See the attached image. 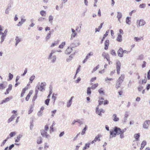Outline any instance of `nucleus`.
I'll list each match as a JSON object with an SVG mask.
<instances>
[{
	"label": "nucleus",
	"instance_id": "f257e3e1",
	"mask_svg": "<svg viewBox=\"0 0 150 150\" xmlns=\"http://www.w3.org/2000/svg\"><path fill=\"white\" fill-rule=\"evenodd\" d=\"M120 132V129L115 127L113 130L110 131V137H115L116 135H119V132Z\"/></svg>",
	"mask_w": 150,
	"mask_h": 150
},
{
	"label": "nucleus",
	"instance_id": "f03ea898",
	"mask_svg": "<svg viewBox=\"0 0 150 150\" xmlns=\"http://www.w3.org/2000/svg\"><path fill=\"white\" fill-rule=\"evenodd\" d=\"M137 23L138 24V25L137 26L138 27L144 25L146 23L145 21L143 19L137 20Z\"/></svg>",
	"mask_w": 150,
	"mask_h": 150
},
{
	"label": "nucleus",
	"instance_id": "7ed1b4c3",
	"mask_svg": "<svg viewBox=\"0 0 150 150\" xmlns=\"http://www.w3.org/2000/svg\"><path fill=\"white\" fill-rule=\"evenodd\" d=\"M7 30L6 29L4 31V33H3L1 37V41L0 42L1 44H2V43L4 41V40L5 39V37L7 35Z\"/></svg>",
	"mask_w": 150,
	"mask_h": 150
},
{
	"label": "nucleus",
	"instance_id": "20e7f679",
	"mask_svg": "<svg viewBox=\"0 0 150 150\" xmlns=\"http://www.w3.org/2000/svg\"><path fill=\"white\" fill-rule=\"evenodd\" d=\"M13 97L11 96L9 97L6 98L3 100L1 102H0V105L4 103H6L7 102H8L10 100L12 99Z\"/></svg>",
	"mask_w": 150,
	"mask_h": 150
},
{
	"label": "nucleus",
	"instance_id": "39448f33",
	"mask_svg": "<svg viewBox=\"0 0 150 150\" xmlns=\"http://www.w3.org/2000/svg\"><path fill=\"white\" fill-rule=\"evenodd\" d=\"M101 137V135L100 134H98L95 138L94 140H93L91 143L93 144L96 142L97 141H100V138Z\"/></svg>",
	"mask_w": 150,
	"mask_h": 150
},
{
	"label": "nucleus",
	"instance_id": "423d86ee",
	"mask_svg": "<svg viewBox=\"0 0 150 150\" xmlns=\"http://www.w3.org/2000/svg\"><path fill=\"white\" fill-rule=\"evenodd\" d=\"M41 134L43 137H45L46 138H47L49 135L47 133V131L44 130H42L41 131Z\"/></svg>",
	"mask_w": 150,
	"mask_h": 150
},
{
	"label": "nucleus",
	"instance_id": "0eeeda50",
	"mask_svg": "<svg viewBox=\"0 0 150 150\" xmlns=\"http://www.w3.org/2000/svg\"><path fill=\"white\" fill-rule=\"evenodd\" d=\"M99 108L98 107L96 108V113L98 114L99 115L101 116V113H104V110L102 109H101L99 110H98Z\"/></svg>",
	"mask_w": 150,
	"mask_h": 150
},
{
	"label": "nucleus",
	"instance_id": "6e6552de",
	"mask_svg": "<svg viewBox=\"0 0 150 150\" xmlns=\"http://www.w3.org/2000/svg\"><path fill=\"white\" fill-rule=\"evenodd\" d=\"M118 56L120 57H122L123 56V50L120 47L117 52Z\"/></svg>",
	"mask_w": 150,
	"mask_h": 150
},
{
	"label": "nucleus",
	"instance_id": "1a4fd4ad",
	"mask_svg": "<svg viewBox=\"0 0 150 150\" xmlns=\"http://www.w3.org/2000/svg\"><path fill=\"white\" fill-rule=\"evenodd\" d=\"M80 45V42L78 40L76 42H74L71 45V46L72 47H74L79 46Z\"/></svg>",
	"mask_w": 150,
	"mask_h": 150
},
{
	"label": "nucleus",
	"instance_id": "9d476101",
	"mask_svg": "<svg viewBox=\"0 0 150 150\" xmlns=\"http://www.w3.org/2000/svg\"><path fill=\"white\" fill-rule=\"evenodd\" d=\"M125 78V75L124 74H122L121 76L118 79L117 81L122 83L123 81Z\"/></svg>",
	"mask_w": 150,
	"mask_h": 150
},
{
	"label": "nucleus",
	"instance_id": "9b49d317",
	"mask_svg": "<svg viewBox=\"0 0 150 150\" xmlns=\"http://www.w3.org/2000/svg\"><path fill=\"white\" fill-rule=\"evenodd\" d=\"M71 46L68 47L65 51V53L67 54H70L73 50Z\"/></svg>",
	"mask_w": 150,
	"mask_h": 150
},
{
	"label": "nucleus",
	"instance_id": "f8f14e48",
	"mask_svg": "<svg viewBox=\"0 0 150 150\" xmlns=\"http://www.w3.org/2000/svg\"><path fill=\"white\" fill-rule=\"evenodd\" d=\"M126 130V129H124L122 130L120 129V132H119V134H120V137L121 138H123L124 137V136L123 134V133L125 132Z\"/></svg>",
	"mask_w": 150,
	"mask_h": 150
},
{
	"label": "nucleus",
	"instance_id": "ddd939ff",
	"mask_svg": "<svg viewBox=\"0 0 150 150\" xmlns=\"http://www.w3.org/2000/svg\"><path fill=\"white\" fill-rule=\"evenodd\" d=\"M12 85L11 84H10L8 85V88L6 89V91L4 93L5 94H8L9 93V91H11L12 90Z\"/></svg>",
	"mask_w": 150,
	"mask_h": 150
},
{
	"label": "nucleus",
	"instance_id": "4468645a",
	"mask_svg": "<svg viewBox=\"0 0 150 150\" xmlns=\"http://www.w3.org/2000/svg\"><path fill=\"white\" fill-rule=\"evenodd\" d=\"M150 123L149 120H146L144 124L143 127L145 128H147L149 125Z\"/></svg>",
	"mask_w": 150,
	"mask_h": 150
},
{
	"label": "nucleus",
	"instance_id": "2eb2a0df",
	"mask_svg": "<svg viewBox=\"0 0 150 150\" xmlns=\"http://www.w3.org/2000/svg\"><path fill=\"white\" fill-rule=\"evenodd\" d=\"M45 84L42 83H41L40 85L38 88V89L40 91H42L43 90L45 89L44 86Z\"/></svg>",
	"mask_w": 150,
	"mask_h": 150
},
{
	"label": "nucleus",
	"instance_id": "dca6fc26",
	"mask_svg": "<svg viewBox=\"0 0 150 150\" xmlns=\"http://www.w3.org/2000/svg\"><path fill=\"white\" fill-rule=\"evenodd\" d=\"M109 41L108 40H105V47L104 49L105 50H107L108 48V47L109 45Z\"/></svg>",
	"mask_w": 150,
	"mask_h": 150
},
{
	"label": "nucleus",
	"instance_id": "f3484780",
	"mask_svg": "<svg viewBox=\"0 0 150 150\" xmlns=\"http://www.w3.org/2000/svg\"><path fill=\"white\" fill-rule=\"evenodd\" d=\"M112 118L113 120L115 122L118 121L119 120V118L117 117V115L115 114H113Z\"/></svg>",
	"mask_w": 150,
	"mask_h": 150
},
{
	"label": "nucleus",
	"instance_id": "a211bd4d",
	"mask_svg": "<svg viewBox=\"0 0 150 150\" xmlns=\"http://www.w3.org/2000/svg\"><path fill=\"white\" fill-rule=\"evenodd\" d=\"M117 18H118V21L120 23L121 22L120 21V19L121 18L122 16V13L120 12H117Z\"/></svg>",
	"mask_w": 150,
	"mask_h": 150
},
{
	"label": "nucleus",
	"instance_id": "6ab92c4d",
	"mask_svg": "<svg viewBox=\"0 0 150 150\" xmlns=\"http://www.w3.org/2000/svg\"><path fill=\"white\" fill-rule=\"evenodd\" d=\"M117 41L121 42L122 41V36L120 34H118V36L116 38Z\"/></svg>",
	"mask_w": 150,
	"mask_h": 150
},
{
	"label": "nucleus",
	"instance_id": "aec40b11",
	"mask_svg": "<svg viewBox=\"0 0 150 150\" xmlns=\"http://www.w3.org/2000/svg\"><path fill=\"white\" fill-rule=\"evenodd\" d=\"M91 53H90L87 54L86 57V58L83 61V63H85V62L87 61V60L90 58V56L92 55L93 54Z\"/></svg>",
	"mask_w": 150,
	"mask_h": 150
},
{
	"label": "nucleus",
	"instance_id": "412c9836",
	"mask_svg": "<svg viewBox=\"0 0 150 150\" xmlns=\"http://www.w3.org/2000/svg\"><path fill=\"white\" fill-rule=\"evenodd\" d=\"M16 115H12L11 117L8 119V123H10L11 121H13L14 120V119L15 118Z\"/></svg>",
	"mask_w": 150,
	"mask_h": 150
},
{
	"label": "nucleus",
	"instance_id": "4be33fe9",
	"mask_svg": "<svg viewBox=\"0 0 150 150\" xmlns=\"http://www.w3.org/2000/svg\"><path fill=\"white\" fill-rule=\"evenodd\" d=\"M15 40H16V43H15V45L16 46H17V45L18 44V43L21 42V38H19L18 36H16V37L15 38Z\"/></svg>",
	"mask_w": 150,
	"mask_h": 150
},
{
	"label": "nucleus",
	"instance_id": "5701e85b",
	"mask_svg": "<svg viewBox=\"0 0 150 150\" xmlns=\"http://www.w3.org/2000/svg\"><path fill=\"white\" fill-rule=\"evenodd\" d=\"M122 83L117 81L115 84V87L116 89H118L121 86Z\"/></svg>",
	"mask_w": 150,
	"mask_h": 150
},
{
	"label": "nucleus",
	"instance_id": "b1692460",
	"mask_svg": "<svg viewBox=\"0 0 150 150\" xmlns=\"http://www.w3.org/2000/svg\"><path fill=\"white\" fill-rule=\"evenodd\" d=\"M27 88H25L23 89L21 95V97H23V96L25 93V91L27 90Z\"/></svg>",
	"mask_w": 150,
	"mask_h": 150
},
{
	"label": "nucleus",
	"instance_id": "393cba45",
	"mask_svg": "<svg viewBox=\"0 0 150 150\" xmlns=\"http://www.w3.org/2000/svg\"><path fill=\"white\" fill-rule=\"evenodd\" d=\"M104 100V99L103 98L101 97L99 98V100H98L99 105H101L103 104Z\"/></svg>",
	"mask_w": 150,
	"mask_h": 150
},
{
	"label": "nucleus",
	"instance_id": "a878e982",
	"mask_svg": "<svg viewBox=\"0 0 150 150\" xmlns=\"http://www.w3.org/2000/svg\"><path fill=\"white\" fill-rule=\"evenodd\" d=\"M146 142L145 141H143L141 144V146L140 148V149H142L146 145Z\"/></svg>",
	"mask_w": 150,
	"mask_h": 150
},
{
	"label": "nucleus",
	"instance_id": "bb28decb",
	"mask_svg": "<svg viewBox=\"0 0 150 150\" xmlns=\"http://www.w3.org/2000/svg\"><path fill=\"white\" fill-rule=\"evenodd\" d=\"M6 87V85L4 84V83L3 82L0 83V90H2L4 89Z\"/></svg>",
	"mask_w": 150,
	"mask_h": 150
},
{
	"label": "nucleus",
	"instance_id": "cd10ccee",
	"mask_svg": "<svg viewBox=\"0 0 150 150\" xmlns=\"http://www.w3.org/2000/svg\"><path fill=\"white\" fill-rule=\"evenodd\" d=\"M139 133L135 134L134 135V137L136 139V141H138L139 140Z\"/></svg>",
	"mask_w": 150,
	"mask_h": 150
},
{
	"label": "nucleus",
	"instance_id": "c85d7f7f",
	"mask_svg": "<svg viewBox=\"0 0 150 150\" xmlns=\"http://www.w3.org/2000/svg\"><path fill=\"white\" fill-rule=\"evenodd\" d=\"M38 93V91H36L35 95H34L33 98V101H35L37 98Z\"/></svg>",
	"mask_w": 150,
	"mask_h": 150
},
{
	"label": "nucleus",
	"instance_id": "c756f323",
	"mask_svg": "<svg viewBox=\"0 0 150 150\" xmlns=\"http://www.w3.org/2000/svg\"><path fill=\"white\" fill-rule=\"evenodd\" d=\"M98 84L97 83L94 84L92 85L91 88V89L93 90H94L98 86Z\"/></svg>",
	"mask_w": 150,
	"mask_h": 150
},
{
	"label": "nucleus",
	"instance_id": "7c9ffc66",
	"mask_svg": "<svg viewBox=\"0 0 150 150\" xmlns=\"http://www.w3.org/2000/svg\"><path fill=\"white\" fill-rule=\"evenodd\" d=\"M91 145V143H88L85 144V146L83 147V150H85L87 148H88L90 147V146Z\"/></svg>",
	"mask_w": 150,
	"mask_h": 150
},
{
	"label": "nucleus",
	"instance_id": "2f4dec72",
	"mask_svg": "<svg viewBox=\"0 0 150 150\" xmlns=\"http://www.w3.org/2000/svg\"><path fill=\"white\" fill-rule=\"evenodd\" d=\"M103 23H102L100 24V25L98 27V29L97 28H95V32L99 31V30L101 29V28L102 27V25L103 24Z\"/></svg>",
	"mask_w": 150,
	"mask_h": 150
},
{
	"label": "nucleus",
	"instance_id": "473e14b6",
	"mask_svg": "<svg viewBox=\"0 0 150 150\" xmlns=\"http://www.w3.org/2000/svg\"><path fill=\"white\" fill-rule=\"evenodd\" d=\"M74 96H72L71 97L70 100H69V102L67 103V107H69L71 105L72 103V99L74 98Z\"/></svg>",
	"mask_w": 150,
	"mask_h": 150
},
{
	"label": "nucleus",
	"instance_id": "72a5a7b5",
	"mask_svg": "<svg viewBox=\"0 0 150 150\" xmlns=\"http://www.w3.org/2000/svg\"><path fill=\"white\" fill-rule=\"evenodd\" d=\"M22 135H19L17 137L16 139H15V142H19L20 140V139Z\"/></svg>",
	"mask_w": 150,
	"mask_h": 150
},
{
	"label": "nucleus",
	"instance_id": "f704fd0d",
	"mask_svg": "<svg viewBox=\"0 0 150 150\" xmlns=\"http://www.w3.org/2000/svg\"><path fill=\"white\" fill-rule=\"evenodd\" d=\"M98 92L100 94H104V91L103 88H101L98 90Z\"/></svg>",
	"mask_w": 150,
	"mask_h": 150
},
{
	"label": "nucleus",
	"instance_id": "c9c22d12",
	"mask_svg": "<svg viewBox=\"0 0 150 150\" xmlns=\"http://www.w3.org/2000/svg\"><path fill=\"white\" fill-rule=\"evenodd\" d=\"M51 32L49 31V33L47 34L46 37V41H47L48 40H49L51 36Z\"/></svg>",
	"mask_w": 150,
	"mask_h": 150
},
{
	"label": "nucleus",
	"instance_id": "e433bc0d",
	"mask_svg": "<svg viewBox=\"0 0 150 150\" xmlns=\"http://www.w3.org/2000/svg\"><path fill=\"white\" fill-rule=\"evenodd\" d=\"M53 19V17L52 15H50L49 16V21L50 23L52 24V20Z\"/></svg>",
	"mask_w": 150,
	"mask_h": 150
},
{
	"label": "nucleus",
	"instance_id": "4c0bfd02",
	"mask_svg": "<svg viewBox=\"0 0 150 150\" xmlns=\"http://www.w3.org/2000/svg\"><path fill=\"white\" fill-rule=\"evenodd\" d=\"M91 88L90 87H89L87 89V93L88 95H90L91 93Z\"/></svg>",
	"mask_w": 150,
	"mask_h": 150
},
{
	"label": "nucleus",
	"instance_id": "58836bf2",
	"mask_svg": "<svg viewBox=\"0 0 150 150\" xmlns=\"http://www.w3.org/2000/svg\"><path fill=\"white\" fill-rule=\"evenodd\" d=\"M77 35V33L75 32L74 33H72L71 34V37L70 38V39L71 40L73 39L74 38L75 36Z\"/></svg>",
	"mask_w": 150,
	"mask_h": 150
},
{
	"label": "nucleus",
	"instance_id": "ea45409f",
	"mask_svg": "<svg viewBox=\"0 0 150 150\" xmlns=\"http://www.w3.org/2000/svg\"><path fill=\"white\" fill-rule=\"evenodd\" d=\"M54 125V124L53 123L52 125H51L50 127V133H51L54 131L53 127Z\"/></svg>",
	"mask_w": 150,
	"mask_h": 150
},
{
	"label": "nucleus",
	"instance_id": "a19ab883",
	"mask_svg": "<svg viewBox=\"0 0 150 150\" xmlns=\"http://www.w3.org/2000/svg\"><path fill=\"white\" fill-rule=\"evenodd\" d=\"M65 45V42H62V44L59 45V48H62Z\"/></svg>",
	"mask_w": 150,
	"mask_h": 150
},
{
	"label": "nucleus",
	"instance_id": "79ce46f5",
	"mask_svg": "<svg viewBox=\"0 0 150 150\" xmlns=\"http://www.w3.org/2000/svg\"><path fill=\"white\" fill-rule=\"evenodd\" d=\"M145 7L146 4H140L139 6V7L140 8H144Z\"/></svg>",
	"mask_w": 150,
	"mask_h": 150
},
{
	"label": "nucleus",
	"instance_id": "37998d69",
	"mask_svg": "<svg viewBox=\"0 0 150 150\" xmlns=\"http://www.w3.org/2000/svg\"><path fill=\"white\" fill-rule=\"evenodd\" d=\"M40 14L42 16H45L46 14V12L44 11H41L40 12Z\"/></svg>",
	"mask_w": 150,
	"mask_h": 150
},
{
	"label": "nucleus",
	"instance_id": "c03bdc74",
	"mask_svg": "<svg viewBox=\"0 0 150 150\" xmlns=\"http://www.w3.org/2000/svg\"><path fill=\"white\" fill-rule=\"evenodd\" d=\"M105 59H106L107 61L109 62V65L110 64V63L111 62H109L110 61V57L109 55L108 54L107 55V56L105 57Z\"/></svg>",
	"mask_w": 150,
	"mask_h": 150
},
{
	"label": "nucleus",
	"instance_id": "a18cd8bd",
	"mask_svg": "<svg viewBox=\"0 0 150 150\" xmlns=\"http://www.w3.org/2000/svg\"><path fill=\"white\" fill-rule=\"evenodd\" d=\"M35 78V76H32L30 78V82L31 83H32L33 81Z\"/></svg>",
	"mask_w": 150,
	"mask_h": 150
},
{
	"label": "nucleus",
	"instance_id": "49530a36",
	"mask_svg": "<svg viewBox=\"0 0 150 150\" xmlns=\"http://www.w3.org/2000/svg\"><path fill=\"white\" fill-rule=\"evenodd\" d=\"M56 59V57L55 55H54L52 56V59H52V62L54 63L55 62Z\"/></svg>",
	"mask_w": 150,
	"mask_h": 150
},
{
	"label": "nucleus",
	"instance_id": "de8ad7c7",
	"mask_svg": "<svg viewBox=\"0 0 150 150\" xmlns=\"http://www.w3.org/2000/svg\"><path fill=\"white\" fill-rule=\"evenodd\" d=\"M130 18L129 17H127L126 19V23L127 24L130 25L129 22H130V20H129Z\"/></svg>",
	"mask_w": 150,
	"mask_h": 150
},
{
	"label": "nucleus",
	"instance_id": "09e8293b",
	"mask_svg": "<svg viewBox=\"0 0 150 150\" xmlns=\"http://www.w3.org/2000/svg\"><path fill=\"white\" fill-rule=\"evenodd\" d=\"M110 54L114 56H116V53H115V52L114 50H112L110 51Z\"/></svg>",
	"mask_w": 150,
	"mask_h": 150
},
{
	"label": "nucleus",
	"instance_id": "8fccbe9b",
	"mask_svg": "<svg viewBox=\"0 0 150 150\" xmlns=\"http://www.w3.org/2000/svg\"><path fill=\"white\" fill-rule=\"evenodd\" d=\"M87 129L86 126L83 129L82 131L81 132V134L82 135L84 134L85 133L86 130Z\"/></svg>",
	"mask_w": 150,
	"mask_h": 150
},
{
	"label": "nucleus",
	"instance_id": "3c124183",
	"mask_svg": "<svg viewBox=\"0 0 150 150\" xmlns=\"http://www.w3.org/2000/svg\"><path fill=\"white\" fill-rule=\"evenodd\" d=\"M16 134V132H11L10 133L9 135H10V137H12L14 136H15Z\"/></svg>",
	"mask_w": 150,
	"mask_h": 150
},
{
	"label": "nucleus",
	"instance_id": "603ef678",
	"mask_svg": "<svg viewBox=\"0 0 150 150\" xmlns=\"http://www.w3.org/2000/svg\"><path fill=\"white\" fill-rule=\"evenodd\" d=\"M120 66H117V74H119L120 73Z\"/></svg>",
	"mask_w": 150,
	"mask_h": 150
},
{
	"label": "nucleus",
	"instance_id": "864d4df0",
	"mask_svg": "<svg viewBox=\"0 0 150 150\" xmlns=\"http://www.w3.org/2000/svg\"><path fill=\"white\" fill-rule=\"evenodd\" d=\"M37 143L38 144H40L42 142V140L41 138L38 139L37 141Z\"/></svg>",
	"mask_w": 150,
	"mask_h": 150
},
{
	"label": "nucleus",
	"instance_id": "5fc2aeb1",
	"mask_svg": "<svg viewBox=\"0 0 150 150\" xmlns=\"http://www.w3.org/2000/svg\"><path fill=\"white\" fill-rule=\"evenodd\" d=\"M8 77L9 80H11L13 77V75L10 73L8 75Z\"/></svg>",
	"mask_w": 150,
	"mask_h": 150
},
{
	"label": "nucleus",
	"instance_id": "6e6d98bb",
	"mask_svg": "<svg viewBox=\"0 0 150 150\" xmlns=\"http://www.w3.org/2000/svg\"><path fill=\"white\" fill-rule=\"evenodd\" d=\"M50 100V99L48 98L45 101V103L47 105H49Z\"/></svg>",
	"mask_w": 150,
	"mask_h": 150
},
{
	"label": "nucleus",
	"instance_id": "4d7b16f0",
	"mask_svg": "<svg viewBox=\"0 0 150 150\" xmlns=\"http://www.w3.org/2000/svg\"><path fill=\"white\" fill-rule=\"evenodd\" d=\"M56 110H54L53 111H52V112H51V113H52V115H51V116L52 117H53L54 115V114H55V113H56Z\"/></svg>",
	"mask_w": 150,
	"mask_h": 150
},
{
	"label": "nucleus",
	"instance_id": "13d9d810",
	"mask_svg": "<svg viewBox=\"0 0 150 150\" xmlns=\"http://www.w3.org/2000/svg\"><path fill=\"white\" fill-rule=\"evenodd\" d=\"M134 40L136 42H139L141 38L138 37H135L134 38Z\"/></svg>",
	"mask_w": 150,
	"mask_h": 150
},
{
	"label": "nucleus",
	"instance_id": "bf43d9fd",
	"mask_svg": "<svg viewBox=\"0 0 150 150\" xmlns=\"http://www.w3.org/2000/svg\"><path fill=\"white\" fill-rule=\"evenodd\" d=\"M33 93V91L32 90H31L30 91L28 94L27 95L28 96H29L30 97V96L32 95V94Z\"/></svg>",
	"mask_w": 150,
	"mask_h": 150
},
{
	"label": "nucleus",
	"instance_id": "052dcab7",
	"mask_svg": "<svg viewBox=\"0 0 150 150\" xmlns=\"http://www.w3.org/2000/svg\"><path fill=\"white\" fill-rule=\"evenodd\" d=\"M56 96H54V95L53 94L52 97V99L53 100V101L54 102L56 100Z\"/></svg>",
	"mask_w": 150,
	"mask_h": 150
},
{
	"label": "nucleus",
	"instance_id": "680f3d73",
	"mask_svg": "<svg viewBox=\"0 0 150 150\" xmlns=\"http://www.w3.org/2000/svg\"><path fill=\"white\" fill-rule=\"evenodd\" d=\"M27 69H25L24 70V72L22 74H21V76H24L27 73Z\"/></svg>",
	"mask_w": 150,
	"mask_h": 150
},
{
	"label": "nucleus",
	"instance_id": "e2e57ef3",
	"mask_svg": "<svg viewBox=\"0 0 150 150\" xmlns=\"http://www.w3.org/2000/svg\"><path fill=\"white\" fill-rule=\"evenodd\" d=\"M96 77H94L93 78H92L90 80V82L91 83L93 82L95 80H96Z\"/></svg>",
	"mask_w": 150,
	"mask_h": 150
},
{
	"label": "nucleus",
	"instance_id": "0e129e2a",
	"mask_svg": "<svg viewBox=\"0 0 150 150\" xmlns=\"http://www.w3.org/2000/svg\"><path fill=\"white\" fill-rule=\"evenodd\" d=\"M33 111V107H31L28 110V113L30 114Z\"/></svg>",
	"mask_w": 150,
	"mask_h": 150
},
{
	"label": "nucleus",
	"instance_id": "69168bd1",
	"mask_svg": "<svg viewBox=\"0 0 150 150\" xmlns=\"http://www.w3.org/2000/svg\"><path fill=\"white\" fill-rule=\"evenodd\" d=\"M9 8L8 7L7 8L5 11V13L6 14H8L9 13Z\"/></svg>",
	"mask_w": 150,
	"mask_h": 150
},
{
	"label": "nucleus",
	"instance_id": "338daca9",
	"mask_svg": "<svg viewBox=\"0 0 150 150\" xmlns=\"http://www.w3.org/2000/svg\"><path fill=\"white\" fill-rule=\"evenodd\" d=\"M118 93L119 95L121 96L123 94V91L122 90H120L118 92Z\"/></svg>",
	"mask_w": 150,
	"mask_h": 150
},
{
	"label": "nucleus",
	"instance_id": "774afa93",
	"mask_svg": "<svg viewBox=\"0 0 150 150\" xmlns=\"http://www.w3.org/2000/svg\"><path fill=\"white\" fill-rule=\"evenodd\" d=\"M147 78L148 79H150V70H149L147 73Z\"/></svg>",
	"mask_w": 150,
	"mask_h": 150
}]
</instances>
